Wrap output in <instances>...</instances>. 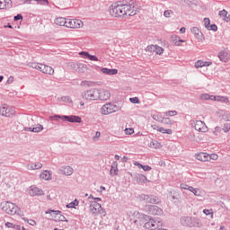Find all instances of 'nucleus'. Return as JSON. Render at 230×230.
I'll use <instances>...</instances> for the list:
<instances>
[{"mask_svg":"<svg viewBox=\"0 0 230 230\" xmlns=\"http://www.w3.org/2000/svg\"><path fill=\"white\" fill-rule=\"evenodd\" d=\"M137 12V7H136L134 0L118 1L110 6V13L112 17H123L124 15L132 17Z\"/></svg>","mask_w":230,"mask_h":230,"instance_id":"nucleus-1","label":"nucleus"},{"mask_svg":"<svg viewBox=\"0 0 230 230\" xmlns=\"http://www.w3.org/2000/svg\"><path fill=\"white\" fill-rule=\"evenodd\" d=\"M0 208L7 215H21V208L11 201H4L0 204Z\"/></svg>","mask_w":230,"mask_h":230,"instance_id":"nucleus-2","label":"nucleus"},{"mask_svg":"<svg viewBox=\"0 0 230 230\" xmlns=\"http://www.w3.org/2000/svg\"><path fill=\"white\" fill-rule=\"evenodd\" d=\"M51 119L57 121L58 119H62L63 121H68V123H82V118L76 115H55L51 117Z\"/></svg>","mask_w":230,"mask_h":230,"instance_id":"nucleus-3","label":"nucleus"},{"mask_svg":"<svg viewBox=\"0 0 230 230\" xmlns=\"http://www.w3.org/2000/svg\"><path fill=\"white\" fill-rule=\"evenodd\" d=\"M163 220L149 217V220L145 223L144 227L149 230H159L160 227H163Z\"/></svg>","mask_w":230,"mask_h":230,"instance_id":"nucleus-4","label":"nucleus"},{"mask_svg":"<svg viewBox=\"0 0 230 230\" xmlns=\"http://www.w3.org/2000/svg\"><path fill=\"white\" fill-rule=\"evenodd\" d=\"M90 211L92 215H94V217H98V215L105 217V215H107L105 208H102V205L96 201H93L90 204Z\"/></svg>","mask_w":230,"mask_h":230,"instance_id":"nucleus-5","label":"nucleus"},{"mask_svg":"<svg viewBox=\"0 0 230 230\" xmlns=\"http://www.w3.org/2000/svg\"><path fill=\"white\" fill-rule=\"evenodd\" d=\"M82 97L83 100H87L88 102H94L98 100V88H92L84 91Z\"/></svg>","mask_w":230,"mask_h":230,"instance_id":"nucleus-6","label":"nucleus"},{"mask_svg":"<svg viewBox=\"0 0 230 230\" xmlns=\"http://www.w3.org/2000/svg\"><path fill=\"white\" fill-rule=\"evenodd\" d=\"M0 116H4L5 118L15 116V108L8 106L7 104L0 105Z\"/></svg>","mask_w":230,"mask_h":230,"instance_id":"nucleus-7","label":"nucleus"},{"mask_svg":"<svg viewBox=\"0 0 230 230\" xmlns=\"http://www.w3.org/2000/svg\"><path fill=\"white\" fill-rule=\"evenodd\" d=\"M117 111H119V108L114 104V103H106L102 105L101 108V113L104 116H108V114H112V112H117Z\"/></svg>","mask_w":230,"mask_h":230,"instance_id":"nucleus-8","label":"nucleus"},{"mask_svg":"<svg viewBox=\"0 0 230 230\" xmlns=\"http://www.w3.org/2000/svg\"><path fill=\"white\" fill-rule=\"evenodd\" d=\"M139 200L146 202V204H160L161 199L157 196L141 194L138 197Z\"/></svg>","mask_w":230,"mask_h":230,"instance_id":"nucleus-9","label":"nucleus"},{"mask_svg":"<svg viewBox=\"0 0 230 230\" xmlns=\"http://www.w3.org/2000/svg\"><path fill=\"white\" fill-rule=\"evenodd\" d=\"M145 211H146L148 215H156V216L163 215V209L155 205H146L145 207Z\"/></svg>","mask_w":230,"mask_h":230,"instance_id":"nucleus-10","label":"nucleus"},{"mask_svg":"<svg viewBox=\"0 0 230 230\" xmlns=\"http://www.w3.org/2000/svg\"><path fill=\"white\" fill-rule=\"evenodd\" d=\"M191 127H193L195 130H198V132L208 131V127L206 126V123H204L202 120H192Z\"/></svg>","mask_w":230,"mask_h":230,"instance_id":"nucleus-11","label":"nucleus"},{"mask_svg":"<svg viewBox=\"0 0 230 230\" xmlns=\"http://www.w3.org/2000/svg\"><path fill=\"white\" fill-rule=\"evenodd\" d=\"M84 26V22L78 19H67L66 28H82Z\"/></svg>","mask_w":230,"mask_h":230,"instance_id":"nucleus-12","label":"nucleus"},{"mask_svg":"<svg viewBox=\"0 0 230 230\" xmlns=\"http://www.w3.org/2000/svg\"><path fill=\"white\" fill-rule=\"evenodd\" d=\"M29 195H31V197H42L44 190L36 185H32L29 188Z\"/></svg>","mask_w":230,"mask_h":230,"instance_id":"nucleus-13","label":"nucleus"},{"mask_svg":"<svg viewBox=\"0 0 230 230\" xmlns=\"http://www.w3.org/2000/svg\"><path fill=\"white\" fill-rule=\"evenodd\" d=\"M110 98H111V93H109V91L98 89L97 100L105 102L106 100H109Z\"/></svg>","mask_w":230,"mask_h":230,"instance_id":"nucleus-14","label":"nucleus"},{"mask_svg":"<svg viewBox=\"0 0 230 230\" xmlns=\"http://www.w3.org/2000/svg\"><path fill=\"white\" fill-rule=\"evenodd\" d=\"M59 172L63 175L69 176V175H73V173L75 172V170L73 169V167L67 165V166H61L59 168Z\"/></svg>","mask_w":230,"mask_h":230,"instance_id":"nucleus-15","label":"nucleus"},{"mask_svg":"<svg viewBox=\"0 0 230 230\" xmlns=\"http://www.w3.org/2000/svg\"><path fill=\"white\" fill-rule=\"evenodd\" d=\"M218 58L221 62L227 63L229 62L230 54L227 50H222L218 53Z\"/></svg>","mask_w":230,"mask_h":230,"instance_id":"nucleus-16","label":"nucleus"},{"mask_svg":"<svg viewBox=\"0 0 230 230\" xmlns=\"http://www.w3.org/2000/svg\"><path fill=\"white\" fill-rule=\"evenodd\" d=\"M46 214L56 215V217H58V220L60 222H67V219H66V217L62 216V212L60 210H48Z\"/></svg>","mask_w":230,"mask_h":230,"instance_id":"nucleus-17","label":"nucleus"},{"mask_svg":"<svg viewBox=\"0 0 230 230\" xmlns=\"http://www.w3.org/2000/svg\"><path fill=\"white\" fill-rule=\"evenodd\" d=\"M135 179L137 182V184H146V182H149L148 179L146 176L141 173H136Z\"/></svg>","mask_w":230,"mask_h":230,"instance_id":"nucleus-18","label":"nucleus"},{"mask_svg":"<svg viewBox=\"0 0 230 230\" xmlns=\"http://www.w3.org/2000/svg\"><path fill=\"white\" fill-rule=\"evenodd\" d=\"M196 159L198 161H202L203 163L209 162V154L199 153L196 155Z\"/></svg>","mask_w":230,"mask_h":230,"instance_id":"nucleus-19","label":"nucleus"},{"mask_svg":"<svg viewBox=\"0 0 230 230\" xmlns=\"http://www.w3.org/2000/svg\"><path fill=\"white\" fill-rule=\"evenodd\" d=\"M190 31L192 34H194L195 39H197L198 40H202V31L199 30V27H192Z\"/></svg>","mask_w":230,"mask_h":230,"instance_id":"nucleus-20","label":"nucleus"},{"mask_svg":"<svg viewBox=\"0 0 230 230\" xmlns=\"http://www.w3.org/2000/svg\"><path fill=\"white\" fill-rule=\"evenodd\" d=\"M79 55H82L84 58H87L88 60H92L93 62H98V57L91 55L89 54V52L82 51L79 53Z\"/></svg>","mask_w":230,"mask_h":230,"instance_id":"nucleus-21","label":"nucleus"},{"mask_svg":"<svg viewBox=\"0 0 230 230\" xmlns=\"http://www.w3.org/2000/svg\"><path fill=\"white\" fill-rule=\"evenodd\" d=\"M12 0H0V10H6L7 8H12Z\"/></svg>","mask_w":230,"mask_h":230,"instance_id":"nucleus-22","label":"nucleus"},{"mask_svg":"<svg viewBox=\"0 0 230 230\" xmlns=\"http://www.w3.org/2000/svg\"><path fill=\"white\" fill-rule=\"evenodd\" d=\"M102 73H103V75H108L109 76H112L114 75H118V69L116 68H107V67H103L101 69Z\"/></svg>","mask_w":230,"mask_h":230,"instance_id":"nucleus-23","label":"nucleus"},{"mask_svg":"<svg viewBox=\"0 0 230 230\" xmlns=\"http://www.w3.org/2000/svg\"><path fill=\"white\" fill-rule=\"evenodd\" d=\"M213 102H220L221 103H229V97L222 95H214Z\"/></svg>","mask_w":230,"mask_h":230,"instance_id":"nucleus-24","label":"nucleus"},{"mask_svg":"<svg viewBox=\"0 0 230 230\" xmlns=\"http://www.w3.org/2000/svg\"><path fill=\"white\" fill-rule=\"evenodd\" d=\"M213 64L211 61H202V60H198L195 63V67L199 69V67H209Z\"/></svg>","mask_w":230,"mask_h":230,"instance_id":"nucleus-25","label":"nucleus"},{"mask_svg":"<svg viewBox=\"0 0 230 230\" xmlns=\"http://www.w3.org/2000/svg\"><path fill=\"white\" fill-rule=\"evenodd\" d=\"M181 224L185 226L186 227H191V217H181Z\"/></svg>","mask_w":230,"mask_h":230,"instance_id":"nucleus-26","label":"nucleus"},{"mask_svg":"<svg viewBox=\"0 0 230 230\" xmlns=\"http://www.w3.org/2000/svg\"><path fill=\"white\" fill-rule=\"evenodd\" d=\"M41 73H44V75H55V70L53 69V67L47 66V65H43L42 68H41Z\"/></svg>","mask_w":230,"mask_h":230,"instance_id":"nucleus-27","label":"nucleus"},{"mask_svg":"<svg viewBox=\"0 0 230 230\" xmlns=\"http://www.w3.org/2000/svg\"><path fill=\"white\" fill-rule=\"evenodd\" d=\"M190 227H202V222L197 217H190Z\"/></svg>","mask_w":230,"mask_h":230,"instance_id":"nucleus-28","label":"nucleus"},{"mask_svg":"<svg viewBox=\"0 0 230 230\" xmlns=\"http://www.w3.org/2000/svg\"><path fill=\"white\" fill-rule=\"evenodd\" d=\"M55 24H57V26H66V28H67V19L64 17L56 18Z\"/></svg>","mask_w":230,"mask_h":230,"instance_id":"nucleus-29","label":"nucleus"},{"mask_svg":"<svg viewBox=\"0 0 230 230\" xmlns=\"http://www.w3.org/2000/svg\"><path fill=\"white\" fill-rule=\"evenodd\" d=\"M218 15H220L226 22H230V14L226 9L219 11Z\"/></svg>","mask_w":230,"mask_h":230,"instance_id":"nucleus-30","label":"nucleus"},{"mask_svg":"<svg viewBox=\"0 0 230 230\" xmlns=\"http://www.w3.org/2000/svg\"><path fill=\"white\" fill-rule=\"evenodd\" d=\"M40 179H42L43 181H51V173L49 171H43L40 175Z\"/></svg>","mask_w":230,"mask_h":230,"instance_id":"nucleus-31","label":"nucleus"},{"mask_svg":"<svg viewBox=\"0 0 230 230\" xmlns=\"http://www.w3.org/2000/svg\"><path fill=\"white\" fill-rule=\"evenodd\" d=\"M171 40L174 46H181V42H184V40H181V37L175 35H172L171 37Z\"/></svg>","mask_w":230,"mask_h":230,"instance_id":"nucleus-32","label":"nucleus"},{"mask_svg":"<svg viewBox=\"0 0 230 230\" xmlns=\"http://www.w3.org/2000/svg\"><path fill=\"white\" fill-rule=\"evenodd\" d=\"M110 173L111 175H118V162H112Z\"/></svg>","mask_w":230,"mask_h":230,"instance_id":"nucleus-33","label":"nucleus"},{"mask_svg":"<svg viewBox=\"0 0 230 230\" xmlns=\"http://www.w3.org/2000/svg\"><path fill=\"white\" fill-rule=\"evenodd\" d=\"M43 66H44V64H40V63H31V67H32V69H37V71H40V72H42Z\"/></svg>","mask_w":230,"mask_h":230,"instance_id":"nucleus-34","label":"nucleus"},{"mask_svg":"<svg viewBox=\"0 0 230 230\" xmlns=\"http://www.w3.org/2000/svg\"><path fill=\"white\" fill-rule=\"evenodd\" d=\"M44 130V126L41 124H37L36 127L32 128V132L39 134V132H42Z\"/></svg>","mask_w":230,"mask_h":230,"instance_id":"nucleus-35","label":"nucleus"},{"mask_svg":"<svg viewBox=\"0 0 230 230\" xmlns=\"http://www.w3.org/2000/svg\"><path fill=\"white\" fill-rule=\"evenodd\" d=\"M215 95H209L208 93H203L200 95V100H211L213 102Z\"/></svg>","mask_w":230,"mask_h":230,"instance_id":"nucleus-36","label":"nucleus"},{"mask_svg":"<svg viewBox=\"0 0 230 230\" xmlns=\"http://www.w3.org/2000/svg\"><path fill=\"white\" fill-rule=\"evenodd\" d=\"M157 131L161 132V134H169V135L172 134V129L170 128L166 129L164 128H158Z\"/></svg>","mask_w":230,"mask_h":230,"instance_id":"nucleus-37","label":"nucleus"},{"mask_svg":"<svg viewBox=\"0 0 230 230\" xmlns=\"http://www.w3.org/2000/svg\"><path fill=\"white\" fill-rule=\"evenodd\" d=\"M152 118L153 119H155V121H158L159 123H161V121L163 120V115H161L160 113L152 115Z\"/></svg>","mask_w":230,"mask_h":230,"instance_id":"nucleus-38","label":"nucleus"},{"mask_svg":"<svg viewBox=\"0 0 230 230\" xmlns=\"http://www.w3.org/2000/svg\"><path fill=\"white\" fill-rule=\"evenodd\" d=\"M155 53H156V55H163V53H164V49L156 45Z\"/></svg>","mask_w":230,"mask_h":230,"instance_id":"nucleus-39","label":"nucleus"},{"mask_svg":"<svg viewBox=\"0 0 230 230\" xmlns=\"http://www.w3.org/2000/svg\"><path fill=\"white\" fill-rule=\"evenodd\" d=\"M157 45H149L146 47V51H149V53H155V48Z\"/></svg>","mask_w":230,"mask_h":230,"instance_id":"nucleus-40","label":"nucleus"},{"mask_svg":"<svg viewBox=\"0 0 230 230\" xmlns=\"http://www.w3.org/2000/svg\"><path fill=\"white\" fill-rule=\"evenodd\" d=\"M161 123H164V125H172V119L170 118H162Z\"/></svg>","mask_w":230,"mask_h":230,"instance_id":"nucleus-41","label":"nucleus"},{"mask_svg":"<svg viewBox=\"0 0 230 230\" xmlns=\"http://www.w3.org/2000/svg\"><path fill=\"white\" fill-rule=\"evenodd\" d=\"M61 101H63L65 103H72L73 102V101L71 100V97H69V96L61 97Z\"/></svg>","mask_w":230,"mask_h":230,"instance_id":"nucleus-42","label":"nucleus"},{"mask_svg":"<svg viewBox=\"0 0 230 230\" xmlns=\"http://www.w3.org/2000/svg\"><path fill=\"white\" fill-rule=\"evenodd\" d=\"M75 206H78V200L77 199L72 201L70 204H67L66 208L69 209L71 208H75Z\"/></svg>","mask_w":230,"mask_h":230,"instance_id":"nucleus-43","label":"nucleus"},{"mask_svg":"<svg viewBox=\"0 0 230 230\" xmlns=\"http://www.w3.org/2000/svg\"><path fill=\"white\" fill-rule=\"evenodd\" d=\"M217 159H218V155L217 154L208 155V161H217Z\"/></svg>","mask_w":230,"mask_h":230,"instance_id":"nucleus-44","label":"nucleus"},{"mask_svg":"<svg viewBox=\"0 0 230 230\" xmlns=\"http://www.w3.org/2000/svg\"><path fill=\"white\" fill-rule=\"evenodd\" d=\"M151 148H159L161 146V144L157 141H153L150 143Z\"/></svg>","mask_w":230,"mask_h":230,"instance_id":"nucleus-45","label":"nucleus"},{"mask_svg":"<svg viewBox=\"0 0 230 230\" xmlns=\"http://www.w3.org/2000/svg\"><path fill=\"white\" fill-rule=\"evenodd\" d=\"M38 2V4H43L44 6H48L49 4V1L48 0H34Z\"/></svg>","mask_w":230,"mask_h":230,"instance_id":"nucleus-46","label":"nucleus"},{"mask_svg":"<svg viewBox=\"0 0 230 230\" xmlns=\"http://www.w3.org/2000/svg\"><path fill=\"white\" fill-rule=\"evenodd\" d=\"M224 132L227 133L230 130V122H226L223 127Z\"/></svg>","mask_w":230,"mask_h":230,"instance_id":"nucleus-47","label":"nucleus"},{"mask_svg":"<svg viewBox=\"0 0 230 230\" xmlns=\"http://www.w3.org/2000/svg\"><path fill=\"white\" fill-rule=\"evenodd\" d=\"M204 24H205V28H207V30L209 28V26L211 25V21L209 20V18H204Z\"/></svg>","mask_w":230,"mask_h":230,"instance_id":"nucleus-48","label":"nucleus"},{"mask_svg":"<svg viewBox=\"0 0 230 230\" xmlns=\"http://www.w3.org/2000/svg\"><path fill=\"white\" fill-rule=\"evenodd\" d=\"M222 130H224L222 128H220V127H216L215 128H214V134H215V136H217L218 134H220V132H222Z\"/></svg>","mask_w":230,"mask_h":230,"instance_id":"nucleus-49","label":"nucleus"},{"mask_svg":"<svg viewBox=\"0 0 230 230\" xmlns=\"http://www.w3.org/2000/svg\"><path fill=\"white\" fill-rule=\"evenodd\" d=\"M165 116H177V111H169L165 112Z\"/></svg>","mask_w":230,"mask_h":230,"instance_id":"nucleus-50","label":"nucleus"},{"mask_svg":"<svg viewBox=\"0 0 230 230\" xmlns=\"http://www.w3.org/2000/svg\"><path fill=\"white\" fill-rule=\"evenodd\" d=\"M208 30L211 31H217L218 30V27L217 26V24H211L210 26H208Z\"/></svg>","mask_w":230,"mask_h":230,"instance_id":"nucleus-51","label":"nucleus"},{"mask_svg":"<svg viewBox=\"0 0 230 230\" xmlns=\"http://www.w3.org/2000/svg\"><path fill=\"white\" fill-rule=\"evenodd\" d=\"M129 102H131V103H139V98L131 97V98H129Z\"/></svg>","mask_w":230,"mask_h":230,"instance_id":"nucleus-52","label":"nucleus"},{"mask_svg":"<svg viewBox=\"0 0 230 230\" xmlns=\"http://www.w3.org/2000/svg\"><path fill=\"white\" fill-rule=\"evenodd\" d=\"M40 168H42V164L40 163L34 164V170H40Z\"/></svg>","mask_w":230,"mask_h":230,"instance_id":"nucleus-53","label":"nucleus"},{"mask_svg":"<svg viewBox=\"0 0 230 230\" xmlns=\"http://www.w3.org/2000/svg\"><path fill=\"white\" fill-rule=\"evenodd\" d=\"M192 193H193L196 197H200V190H199V189H194V190L192 191Z\"/></svg>","mask_w":230,"mask_h":230,"instance_id":"nucleus-54","label":"nucleus"},{"mask_svg":"<svg viewBox=\"0 0 230 230\" xmlns=\"http://www.w3.org/2000/svg\"><path fill=\"white\" fill-rule=\"evenodd\" d=\"M180 188H181V190H188V188H190V185H188L186 183H181Z\"/></svg>","mask_w":230,"mask_h":230,"instance_id":"nucleus-55","label":"nucleus"},{"mask_svg":"<svg viewBox=\"0 0 230 230\" xmlns=\"http://www.w3.org/2000/svg\"><path fill=\"white\" fill-rule=\"evenodd\" d=\"M142 170H144V172H150V170H152V167L149 165H143Z\"/></svg>","mask_w":230,"mask_h":230,"instance_id":"nucleus-56","label":"nucleus"},{"mask_svg":"<svg viewBox=\"0 0 230 230\" xmlns=\"http://www.w3.org/2000/svg\"><path fill=\"white\" fill-rule=\"evenodd\" d=\"M13 21H22V14L15 15Z\"/></svg>","mask_w":230,"mask_h":230,"instance_id":"nucleus-57","label":"nucleus"},{"mask_svg":"<svg viewBox=\"0 0 230 230\" xmlns=\"http://www.w3.org/2000/svg\"><path fill=\"white\" fill-rule=\"evenodd\" d=\"M27 222H28V224L30 225V226H37V222H35V220H33V219H27Z\"/></svg>","mask_w":230,"mask_h":230,"instance_id":"nucleus-58","label":"nucleus"},{"mask_svg":"<svg viewBox=\"0 0 230 230\" xmlns=\"http://www.w3.org/2000/svg\"><path fill=\"white\" fill-rule=\"evenodd\" d=\"M27 170H35V164H27Z\"/></svg>","mask_w":230,"mask_h":230,"instance_id":"nucleus-59","label":"nucleus"},{"mask_svg":"<svg viewBox=\"0 0 230 230\" xmlns=\"http://www.w3.org/2000/svg\"><path fill=\"white\" fill-rule=\"evenodd\" d=\"M133 164L135 165V166H137V168H139V169H143V164H141L139 162H137V161H135L134 163H133Z\"/></svg>","mask_w":230,"mask_h":230,"instance_id":"nucleus-60","label":"nucleus"},{"mask_svg":"<svg viewBox=\"0 0 230 230\" xmlns=\"http://www.w3.org/2000/svg\"><path fill=\"white\" fill-rule=\"evenodd\" d=\"M126 134H134V128H126L125 129Z\"/></svg>","mask_w":230,"mask_h":230,"instance_id":"nucleus-61","label":"nucleus"},{"mask_svg":"<svg viewBox=\"0 0 230 230\" xmlns=\"http://www.w3.org/2000/svg\"><path fill=\"white\" fill-rule=\"evenodd\" d=\"M203 213H204L205 215H207V216H208V215H213V213H211V210H209V209H204V210H203Z\"/></svg>","mask_w":230,"mask_h":230,"instance_id":"nucleus-62","label":"nucleus"},{"mask_svg":"<svg viewBox=\"0 0 230 230\" xmlns=\"http://www.w3.org/2000/svg\"><path fill=\"white\" fill-rule=\"evenodd\" d=\"M5 227L12 228V227H13V224L10 223V222H7V223H5Z\"/></svg>","mask_w":230,"mask_h":230,"instance_id":"nucleus-63","label":"nucleus"},{"mask_svg":"<svg viewBox=\"0 0 230 230\" xmlns=\"http://www.w3.org/2000/svg\"><path fill=\"white\" fill-rule=\"evenodd\" d=\"M7 84H13V76H10V77L7 79Z\"/></svg>","mask_w":230,"mask_h":230,"instance_id":"nucleus-64","label":"nucleus"}]
</instances>
